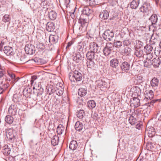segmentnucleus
<instances>
[{
	"instance_id": "1",
	"label": "nucleus",
	"mask_w": 161,
	"mask_h": 161,
	"mask_svg": "<svg viewBox=\"0 0 161 161\" xmlns=\"http://www.w3.org/2000/svg\"><path fill=\"white\" fill-rule=\"evenodd\" d=\"M69 78L71 82L79 81L82 80V75L79 71L75 70L69 73Z\"/></svg>"
},
{
	"instance_id": "2",
	"label": "nucleus",
	"mask_w": 161,
	"mask_h": 161,
	"mask_svg": "<svg viewBox=\"0 0 161 161\" xmlns=\"http://www.w3.org/2000/svg\"><path fill=\"white\" fill-rule=\"evenodd\" d=\"M102 36L107 41H111L114 36V33L112 31L108 29L104 31Z\"/></svg>"
},
{
	"instance_id": "3",
	"label": "nucleus",
	"mask_w": 161,
	"mask_h": 161,
	"mask_svg": "<svg viewBox=\"0 0 161 161\" xmlns=\"http://www.w3.org/2000/svg\"><path fill=\"white\" fill-rule=\"evenodd\" d=\"M151 10V7L148 3H144L140 8V12L148 14Z\"/></svg>"
},
{
	"instance_id": "4",
	"label": "nucleus",
	"mask_w": 161,
	"mask_h": 161,
	"mask_svg": "<svg viewBox=\"0 0 161 161\" xmlns=\"http://www.w3.org/2000/svg\"><path fill=\"white\" fill-rule=\"evenodd\" d=\"M15 133L14 131L11 129H10L6 132V136L8 139L11 142H13L15 138Z\"/></svg>"
},
{
	"instance_id": "5",
	"label": "nucleus",
	"mask_w": 161,
	"mask_h": 161,
	"mask_svg": "<svg viewBox=\"0 0 161 161\" xmlns=\"http://www.w3.org/2000/svg\"><path fill=\"white\" fill-rule=\"evenodd\" d=\"M26 53L27 54H33L35 52L34 46L31 44L26 45L25 48Z\"/></svg>"
},
{
	"instance_id": "6",
	"label": "nucleus",
	"mask_w": 161,
	"mask_h": 161,
	"mask_svg": "<svg viewBox=\"0 0 161 161\" xmlns=\"http://www.w3.org/2000/svg\"><path fill=\"white\" fill-rule=\"evenodd\" d=\"M140 97H135L130 101V105L134 108H137L140 105Z\"/></svg>"
},
{
	"instance_id": "7",
	"label": "nucleus",
	"mask_w": 161,
	"mask_h": 161,
	"mask_svg": "<svg viewBox=\"0 0 161 161\" xmlns=\"http://www.w3.org/2000/svg\"><path fill=\"white\" fill-rule=\"evenodd\" d=\"M144 48L146 50V53L147 54V57L153 58L152 54L153 52V50L152 46L150 45L147 44Z\"/></svg>"
},
{
	"instance_id": "8",
	"label": "nucleus",
	"mask_w": 161,
	"mask_h": 161,
	"mask_svg": "<svg viewBox=\"0 0 161 161\" xmlns=\"http://www.w3.org/2000/svg\"><path fill=\"white\" fill-rule=\"evenodd\" d=\"M89 48V50L91 52L97 53L99 47L96 43L93 42L90 43Z\"/></svg>"
},
{
	"instance_id": "9",
	"label": "nucleus",
	"mask_w": 161,
	"mask_h": 161,
	"mask_svg": "<svg viewBox=\"0 0 161 161\" xmlns=\"http://www.w3.org/2000/svg\"><path fill=\"white\" fill-rule=\"evenodd\" d=\"M87 20L84 18L83 15H81L79 19V23L81 24V27L86 29L88 25Z\"/></svg>"
},
{
	"instance_id": "10",
	"label": "nucleus",
	"mask_w": 161,
	"mask_h": 161,
	"mask_svg": "<svg viewBox=\"0 0 161 161\" xmlns=\"http://www.w3.org/2000/svg\"><path fill=\"white\" fill-rule=\"evenodd\" d=\"M75 128L76 131L80 132L84 130L85 126L82 122L77 121L75 125Z\"/></svg>"
},
{
	"instance_id": "11",
	"label": "nucleus",
	"mask_w": 161,
	"mask_h": 161,
	"mask_svg": "<svg viewBox=\"0 0 161 161\" xmlns=\"http://www.w3.org/2000/svg\"><path fill=\"white\" fill-rule=\"evenodd\" d=\"M17 108L16 105L12 104L9 107L8 112L10 114L15 115L17 113Z\"/></svg>"
},
{
	"instance_id": "12",
	"label": "nucleus",
	"mask_w": 161,
	"mask_h": 161,
	"mask_svg": "<svg viewBox=\"0 0 161 161\" xmlns=\"http://www.w3.org/2000/svg\"><path fill=\"white\" fill-rule=\"evenodd\" d=\"M120 67L122 71L127 72L130 69V65L128 63L124 62L122 63Z\"/></svg>"
},
{
	"instance_id": "13",
	"label": "nucleus",
	"mask_w": 161,
	"mask_h": 161,
	"mask_svg": "<svg viewBox=\"0 0 161 161\" xmlns=\"http://www.w3.org/2000/svg\"><path fill=\"white\" fill-rule=\"evenodd\" d=\"M4 53L7 55H13L14 53L13 48L9 46H7L4 47Z\"/></svg>"
},
{
	"instance_id": "14",
	"label": "nucleus",
	"mask_w": 161,
	"mask_h": 161,
	"mask_svg": "<svg viewBox=\"0 0 161 161\" xmlns=\"http://www.w3.org/2000/svg\"><path fill=\"white\" fill-rule=\"evenodd\" d=\"M97 86L101 90H103L104 88L107 87V83L103 80H98L96 81Z\"/></svg>"
},
{
	"instance_id": "15",
	"label": "nucleus",
	"mask_w": 161,
	"mask_h": 161,
	"mask_svg": "<svg viewBox=\"0 0 161 161\" xmlns=\"http://www.w3.org/2000/svg\"><path fill=\"white\" fill-rule=\"evenodd\" d=\"M144 95L145 97L148 100H151L154 97L153 92L151 90L147 91L145 92Z\"/></svg>"
},
{
	"instance_id": "16",
	"label": "nucleus",
	"mask_w": 161,
	"mask_h": 161,
	"mask_svg": "<svg viewBox=\"0 0 161 161\" xmlns=\"http://www.w3.org/2000/svg\"><path fill=\"white\" fill-rule=\"evenodd\" d=\"M33 89H36V90L39 91L38 94L41 95L43 91V89L42 88L41 83L38 82L35 83L33 87Z\"/></svg>"
},
{
	"instance_id": "17",
	"label": "nucleus",
	"mask_w": 161,
	"mask_h": 161,
	"mask_svg": "<svg viewBox=\"0 0 161 161\" xmlns=\"http://www.w3.org/2000/svg\"><path fill=\"white\" fill-rule=\"evenodd\" d=\"M149 20L151 22L152 25L153 26L155 27L154 25L157 24L158 21L157 15L155 14H153L149 18Z\"/></svg>"
},
{
	"instance_id": "18",
	"label": "nucleus",
	"mask_w": 161,
	"mask_h": 161,
	"mask_svg": "<svg viewBox=\"0 0 161 161\" xmlns=\"http://www.w3.org/2000/svg\"><path fill=\"white\" fill-rule=\"evenodd\" d=\"M96 53L90 51L88 52L86 54V57L89 60H93L95 59Z\"/></svg>"
},
{
	"instance_id": "19",
	"label": "nucleus",
	"mask_w": 161,
	"mask_h": 161,
	"mask_svg": "<svg viewBox=\"0 0 161 161\" xmlns=\"http://www.w3.org/2000/svg\"><path fill=\"white\" fill-rule=\"evenodd\" d=\"M82 57L80 53L77 52L73 56V59L74 61L76 63H79L81 60Z\"/></svg>"
},
{
	"instance_id": "20",
	"label": "nucleus",
	"mask_w": 161,
	"mask_h": 161,
	"mask_svg": "<svg viewBox=\"0 0 161 161\" xmlns=\"http://www.w3.org/2000/svg\"><path fill=\"white\" fill-rule=\"evenodd\" d=\"M109 16V12L107 10H103L101 12L99 17L103 19H107Z\"/></svg>"
},
{
	"instance_id": "21",
	"label": "nucleus",
	"mask_w": 161,
	"mask_h": 161,
	"mask_svg": "<svg viewBox=\"0 0 161 161\" xmlns=\"http://www.w3.org/2000/svg\"><path fill=\"white\" fill-rule=\"evenodd\" d=\"M55 91L54 87L51 85L47 86L46 89V93L49 95L52 94Z\"/></svg>"
},
{
	"instance_id": "22",
	"label": "nucleus",
	"mask_w": 161,
	"mask_h": 161,
	"mask_svg": "<svg viewBox=\"0 0 161 161\" xmlns=\"http://www.w3.org/2000/svg\"><path fill=\"white\" fill-rule=\"evenodd\" d=\"M133 89L134 91L133 94L136 96V97L141 98V90L140 88L137 86H135Z\"/></svg>"
},
{
	"instance_id": "23",
	"label": "nucleus",
	"mask_w": 161,
	"mask_h": 161,
	"mask_svg": "<svg viewBox=\"0 0 161 161\" xmlns=\"http://www.w3.org/2000/svg\"><path fill=\"white\" fill-rule=\"evenodd\" d=\"M119 61L116 58H114L111 59L110 62V66L113 68H116L118 66Z\"/></svg>"
},
{
	"instance_id": "24",
	"label": "nucleus",
	"mask_w": 161,
	"mask_h": 161,
	"mask_svg": "<svg viewBox=\"0 0 161 161\" xmlns=\"http://www.w3.org/2000/svg\"><path fill=\"white\" fill-rule=\"evenodd\" d=\"M46 28L48 31H53L55 29L54 24L52 22H48L46 25Z\"/></svg>"
},
{
	"instance_id": "25",
	"label": "nucleus",
	"mask_w": 161,
	"mask_h": 161,
	"mask_svg": "<svg viewBox=\"0 0 161 161\" xmlns=\"http://www.w3.org/2000/svg\"><path fill=\"white\" fill-rule=\"evenodd\" d=\"M78 147L77 142L75 141H72L70 143L69 148L72 150H74L76 149Z\"/></svg>"
},
{
	"instance_id": "26",
	"label": "nucleus",
	"mask_w": 161,
	"mask_h": 161,
	"mask_svg": "<svg viewBox=\"0 0 161 161\" xmlns=\"http://www.w3.org/2000/svg\"><path fill=\"white\" fill-rule=\"evenodd\" d=\"M92 13V10L89 8V7H85L82 10L83 14L81 15H86L87 16H89L90 14Z\"/></svg>"
},
{
	"instance_id": "27",
	"label": "nucleus",
	"mask_w": 161,
	"mask_h": 161,
	"mask_svg": "<svg viewBox=\"0 0 161 161\" xmlns=\"http://www.w3.org/2000/svg\"><path fill=\"white\" fill-rule=\"evenodd\" d=\"M58 36L57 35H51L49 37V41L52 43L54 44L57 42L58 40Z\"/></svg>"
},
{
	"instance_id": "28",
	"label": "nucleus",
	"mask_w": 161,
	"mask_h": 161,
	"mask_svg": "<svg viewBox=\"0 0 161 161\" xmlns=\"http://www.w3.org/2000/svg\"><path fill=\"white\" fill-rule=\"evenodd\" d=\"M57 16V14L55 11L51 10L48 12V17L51 20H54L55 19Z\"/></svg>"
},
{
	"instance_id": "29",
	"label": "nucleus",
	"mask_w": 161,
	"mask_h": 161,
	"mask_svg": "<svg viewBox=\"0 0 161 161\" xmlns=\"http://www.w3.org/2000/svg\"><path fill=\"white\" fill-rule=\"evenodd\" d=\"M139 4V0H133L130 4V7L132 9H136Z\"/></svg>"
},
{
	"instance_id": "30",
	"label": "nucleus",
	"mask_w": 161,
	"mask_h": 161,
	"mask_svg": "<svg viewBox=\"0 0 161 161\" xmlns=\"http://www.w3.org/2000/svg\"><path fill=\"white\" fill-rule=\"evenodd\" d=\"M60 85H62L61 83H59V88H57L56 87V89L55 90V92L57 95L59 96H61L64 92V90L62 87L60 86Z\"/></svg>"
},
{
	"instance_id": "31",
	"label": "nucleus",
	"mask_w": 161,
	"mask_h": 161,
	"mask_svg": "<svg viewBox=\"0 0 161 161\" xmlns=\"http://www.w3.org/2000/svg\"><path fill=\"white\" fill-rule=\"evenodd\" d=\"M135 55L138 58L143 57L144 55L143 50L141 49H136L135 52Z\"/></svg>"
},
{
	"instance_id": "32",
	"label": "nucleus",
	"mask_w": 161,
	"mask_h": 161,
	"mask_svg": "<svg viewBox=\"0 0 161 161\" xmlns=\"http://www.w3.org/2000/svg\"><path fill=\"white\" fill-rule=\"evenodd\" d=\"M87 92V91L86 89L80 88L78 90V94L80 96L83 97L86 95Z\"/></svg>"
},
{
	"instance_id": "33",
	"label": "nucleus",
	"mask_w": 161,
	"mask_h": 161,
	"mask_svg": "<svg viewBox=\"0 0 161 161\" xmlns=\"http://www.w3.org/2000/svg\"><path fill=\"white\" fill-rule=\"evenodd\" d=\"M158 84V80L157 78H154L151 81V84L153 88L157 87Z\"/></svg>"
},
{
	"instance_id": "34",
	"label": "nucleus",
	"mask_w": 161,
	"mask_h": 161,
	"mask_svg": "<svg viewBox=\"0 0 161 161\" xmlns=\"http://www.w3.org/2000/svg\"><path fill=\"white\" fill-rule=\"evenodd\" d=\"M58 142L59 137L56 135L53 137L51 141V143L53 146H56L57 145Z\"/></svg>"
},
{
	"instance_id": "35",
	"label": "nucleus",
	"mask_w": 161,
	"mask_h": 161,
	"mask_svg": "<svg viewBox=\"0 0 161 161\" xmlns=\"http://www.w3.org/2000/svg\"><path fill=\"white\" fill-rule=\"evenodd\" d=\"M151 63L152 65H153L155 67H157L159 66L160 63V60L159 58L158 59L154 58L151 61Z\"/></svg>"
},
{
	"instance_id": "36",
	"label": "nucleus",
	"mask_w": 161,
	"mask_h": 161,
	"mask_svg": "<svg viewBox=\"0 0 161 161\" xmlns=\"http://www.w3.org/2000/svg\"><path fill=\"white\" fill-rule=\"evenodd\" d=\"M152 58L149 57H147V60H145L144 62V66L146 67H150L151 65H152V63L151 61L150 60V59H151Z\"/></svg>"
},
{
	"instance_id": "37",
	"label": "nucleus",
	"mask_w": 161,
	"mask_h": 161,
	"mask_svg": "<svg viewBox=\"0 0 161 161\" xmlns=\"http://www.w3.org/2000/svg\"><path fill=\"white\" fill-rule=\"evenodd\" d=\"M88 107L90 109H92L94 108L96 105L95 102L93 100H90L87 102Z\"/></svg>"
},
{
	"instance_id": "38",
	"label": "nucleus",
	"mask_w": 161,
	"mask_h": 161,
	"mask_svg": "<svg viewBox=\"0 0 161 161\" xmlns=\"http://www.w3.org/2000/svg\"><path fill=\"white\" fill-rule=\"evenodd\" d=\"M64 127L62 125L60 124L58 125L57 129V132L58 134H61L64 130Z\"/></svg>"
},
{
	"instance_id": "39",
	"label": "nucleus",
	"mask_w": 161,
	"mask_h": 161,
	"mask_svg": "<svg viewBox=\"0 0 161 161\" xmlns=\"http://www.w3.org/2000/svg\"><path fill=\"white\" fill-rule=\"evenodd\" d=\"M5 120L7 123L9 124H11L13 122L14 119L12 116L9 115H8L5 117Z\"/></svg>"
},
{
	"instance_id": "40",
	"label": "nucleus",
	"mask_w": 161,
	"mask_h": 161,
	"mask_svg": "<svg viewBox=\"0 0 161 161\" xmlns=\"http://www.w3.org/2000/svg\"><path fill=\"white\" fill-rule=\"evenodd\" d=\"M85 44L84 42H79L77 46V50L80 52H82L84 47Z\"/></svg>"
},
{
	"instance_id": "41",
	"label": "nucleus",
	"mask_w": 161,
	"mask_h": 161,
	"mask_svg": "<svg viewBox=\"0 0 161 161\" xmlns=\"http://www.w3.org/2000/svg\"><path fill=\"white\" fill-rule=\"evenodd\" d=\"M10 20V17L9 15L8 14H5L2 18V21L5 23L9 22V23Z\"/></svg>"
},
{
	"instance_id": "42",
	"label": "nucleus",
	"mask_w": 161,
	"mask_h": 161,
	"mask_svg": "<svg viewBox=\"0 0 161 161\" xmlns=\"http://www.w3.org/2000/svg\"><path fill=\"white\" fill-rule=\"evenodd\" d=\"M129 123L132 125H135L136 123V120L133 116H131L129 119Z\"/></svg>"
},
{
	"instance_id": "43",
	"label": "nucleus",
	"mask_w": 161,
	"mask_h": 161,
	"mask_svg": "<svg viewBox=\"0 0 161 161\" xmlns=\"http://www.w3.org/2000/svg\"><path fill=\"white\" fill-rule=\"evenodd\" d=\"M94 62L93 60H89V61L86 62L87 67L89 68H92L94 67Z\"/></svg>"
},
{
	"instance_id": "44",
	"label": "nucleus",
	"mask_w": 161,
	"mask_h": 161,
	"mask_svg": "<svg viewBox=\"0 0 161 161\" xmlns=\"http://www.w3.org/2000/svg\"><path fill=\"white\" fill-rule=\"evenodd\" d=\"M124 51L125 54L126 55H129L130 54L132 50L130 48L126 47L124 48Z\"/></svg>"
},
{
	"instance_id": "45",
	"label": "nucleus",
	"mask_w": 161,
	"mask_h": 161,
	"mask_svg": "<svg viewBox=\"0 0 161 161\" xmlns=\"http://www.w3.org/2000/svg\"><path fill=\"white\" fill-rule=\"evenodd\" d=\"M84 115V110H80L77 114V117L81 119L83 118Z\"/></svg>"
},
{
	"instance_id": "46",
	"label": "nucleus",
	"mask_w": 161,
	"mask_h": 161,
	"mask_svg": "<svg viewBox=\"0 0 161 161\" xmlns=\"http://www.w3.org/2000/svg\"><path fill=\"white\" fill-rule=\"evenodd\" d=\"M143 43L139 40L136 41V47L138 49L141 48L143 46Z\"/></svg>"
},
{
	"instance_id": "47",
	"label": "nucleus",
	"mask_w": 161,
	"mask_h": 161,
	"mask_svg": "<svg viewBox=\"0 0 161 161\" xmlns=\"http://www.w3.org/2000/svg\"><path fill=\"white\" fill-rule=\"evenodd\" d=\"M122 45V43L120 41H116L114 43V45L116 47L119 48Z\"/></svg>"
},
{
	"instance_id": "48",
	"label": "nucleus",
	"mask_w": 161,
	"mask_h": 161,
	"mask_svg": "<svg viewBox=\"0 0 161 161\" xmlns=\"http://www.w3.org/2000/svg\"><path fill=\"white\" fill-rule=\"evenodd\" d=\"M109 49H107L105 47L103 50V53L104 55L105 56L108 55L111 53Z\"/></svg>"
},
{
	"instance_id": "49",
	"label": "nucleus",
	"mask_w": 161,
	"mask_h": 161,
	"mask_svg": "<svg viewBox=\"0 0 161 161\" xmlns=\"http://www.w3.org/2000/svg\"><path fill=\"white\" fill-rule=\"evenodd\" d=\"M70 2V0H64L63 3L64 5L65 6L66 8H69V4Z\"/></svg>"
},
{
	"instance_id": "50",
	"label": "nucleus",
	"mask_w": 161,
	"mask_h": 161,
	"mask_svg": "<svg viewBox=\"0 0 161 161\" xmlns=\"http://www.w3.org/2000/svg\"><path fill=\"white\" fill-rule=\"evenodd\" d=\"M20 60L23 63L27 62L30 60L26 58L25 55H23L21 56V57L20 58Z\"/></svg>"
},
{
	"instance_id": "51",
	"label": "nucleus",
	"mask_w": 161,
	"mask_h": 161,
	"mask_svg": "<svg viewBox=\"0 0 161 161\" xmlns=\"http://www.w3.org/2000/svg\"><path fill=\"white\" fill-rule=\"evenodd\" d=\"M37 79V77L36 75H33L31 76V84L32 85L34 81Z\"/></svg>"
},
{
	"instance_id": "52",
	"label": "nucleus",
	"mask_w": 161,
	"mask_h": 161,
	"mask_svg": "<svg viewBox=\"0 0 161 161\" xmlns=\"http://www.w3.org/2000/svg\"><path fill=\"white\" fill-rule=\"evenodd\" d=\"M156 118L158 120L161 121V110L159 111L157 114Z\"/></svg>"
},
{
	"instance_id": "53",
	"label": "nucleus",
	"mask_w": 161,
	"mask_h": 161,
	"mask_svg": "<svg viewBox=\"0 0 161 161\" xmlns=\"http://www.w3.org/2000/svg\"><path fill=\"white\" fill-rule=\"evenodd\" d=\"M146 130L147 131H148V134H151L152 135L151 136H152L153 135H154L155 134V132L154 131H151L152 130H153L154 129L153 128H152L151 129V130H148L146 128Z\"/></svg>"
},
{
	"instance_id": "54",
	"label": "nucleus",
	"mask_w": 161,
	"mask_h": 161,
	"mask_svg": "<svg viewBox=\"0 0 161 161\" xmlns=\"http://www.w3.org/2000/svg\"><path fill=\"white\" fill-rule=\"evenodd\" d=\"M161 101V98H160L159 99L153 100L150 103L151 104H152V105H153V103H156L157 102H160Z\"/></svg>"
},
{
	"instance_id": "55",
	"label": "nucleus",
	"mask_w": 161,
	"mask_h": 161,
	"mask_svg": "<svg viewBox=\"0 0 161 161\" xmlns=\"http://www.w3.org/2000/svg\"><path fill=\"white\" fill-rule=\"evenodd\" d=\"M87 3H88L89 5H92L94 4V0H87Z\"/></svg>"
},
{
	"instance_id": "56",
	"label": "nucleus",
	"mask_w": 161,
	"mask_h": 161,
	"mask_svg": "<svg viewBox=\"0 0 161 161\" xmlns=\"http://www.w3.org/2000/svg\"><path fill=\"white\" fill-rule=\"evenodd\" d=\"M8 75L11 79H14L15 78V75L14 74L8 72Z\"/></svg>"
},
{
	"instance_id": "57",
	"label": "nucleus",
	"mask_w": 161,
	"mask_h": 161,
	"mask_svg": "<svg viewBox=\"0 0 161 161\" xmlns=\"http://www.w3.org/2000/svg\"><path fill=\"white\" fill-rule=\"evenodd\" d=\"M4 150H5V153L7 154H9L10 153V148H7L6 149Z\"/></svg>"
},
{
	"instance_id": "58",
	"label": "nucleus",
	"mask_w": 161,
	"mask_h": 161,
	"mask_svg": "<svg viewBox=\"0 0 161 161\" xmlns=\"http://www.w3.org/2000/svg\"><path fill=\"white\" fill-rule=\"evenodd\" d=\"M106 46L112 48H113V44L111 42H108L106 44Z\"/></svg>"
},
{
	"instance_id": "59",
	"label": "nucleus",
	"mask_w": 161,
	"mask_h": 161,
	"mask_svg": "<svg viewBox=\"0 0 161 161\" xmlns=\"http://www.w3.org/2000/svg\"><path fill=\"white\" fill-rule=\"evenodd\" d=\"M141 125L139 124H137L136 125V128L138 129H140L141 126Z\"/></svg>"
},
{
	"instance_id": "60",
	"label": "nucleus",
	"mask_w": 161,
	"mask_h": 161,
	"mask_svg": "<svg viewBox=\"0 0 161 161\" xmlns=\"http://www.w3.org/2000/svg\"><path fill=\"white\" fill-rule=\"evenodd\" d=\"M3 73L2 70L0 69V78L3 77Z\"/></svg>"
},
{
	"instance_id": "61",
	"label": "nucleus",
	"mask_w": 161,
	"mask_h": 161,
	"mask_svg": "<svg viewBox=\"0 0 161 161\" xmlns=\"http://www.w3.org/2000/svg\"><path fill=\"white\" fill-rule=\"evenodd\" d=\"M72 44V42H69L68 43V44L66 47V48H67L68 47H69Z\"/></svg>"
},
{
	"instance_id": "62",
	"label": "nucleus",
	"mask_w": 161,
	"mask_h": 161,
	"mask_svg": "<svg viewBox=\"0 0 161 161\" xmlns=\"http://www.w3.org/2000/svg\"><path fill=\"white\" fill-rule=\"evenodd\" d=\"M105 47L107 49L110 50V51H111V50H112V48H112V47H109L106 46V47Z\"/></svg>"
},
{
	"instance_id": "63",
	"label": "nucleus",
	"mask_w": 161,
	"mask_h": 161,
	"mask_svg": "<svg viewBox=\"0 0 161 161\" xmlns=\"http://www.w3.org/2000/svg\"><path fill=\"white\" fill-rule=\"evenodd\" d=\"M3 91V88L0 86V94L2 93Z\"/></svg>"
},
{
	"instance_id": "64",
	"label": "nucleus",
	"mask_w": 161,
	"mask_h": 161,
	"mask_svg": "<svg viewBox=\"0 0 161 161\" xmlns=\"http://www.w3.org/2000/svg\"><path fill=\"white\" fill-rule=\"evenodd\" d=\"M9 148L8 146L7 145H5L4 147V150H5V149H6L7 148Z\"/></svg>"
}]
</instances>
